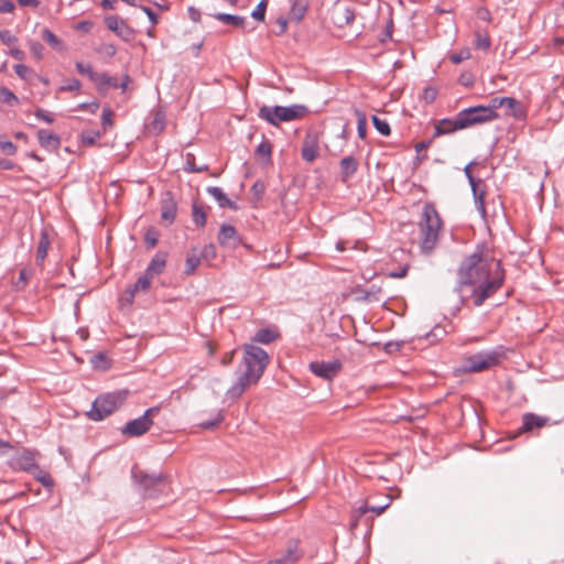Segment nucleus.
<instances>
[{
	"mask_svg": "<svg viewBox=\"0 0 564 564\" xmlns=\"http://www.w3.org/2000/svg\"><path fill=\"white\" fill-rule=\"evenodd\" d=\"M36 478L45 487L53 486V480H52L51 476L48 474H46V473H42Z\"/></svg>",
	"mask_w": 564,
	"mask_h": 564,
	"instance_id": "nucleus-63",
	"label": "nucleus"
},
{
	"mask_svg": "<svg viewBox=\"0 0 564 564\" xmlns=\"http://www.w3.org/2000/svg\"><path fill=\"white\" fill-rule=\"evenodd\" d=\"M150 129L160 133L165 128V112L161 109H158L153 112V119L150 122Z\"/></svg>",
	"mask_w": 564,
	"mask_h": 564,
	"instance_id": "nucleus-32",
	"label": "nucleus"
},
{
	"mask_svg": "<svg viewBox=\"0 0 564 564\" xmlns=\"http://www.w3.org/2000/svg\"><path fill=\"white\" fill-rule=\"evenodd\" d=\"M272 145L271 142L267 139H263L260 144L256 149V155L262 158L264 162H269L271 160Z\"/></svg>",
	"mask_w": 564,
	"mask_h": 564,
	"instance_id": "nucleus-33",
	"label": "nucleus"
},
{
	"mask_svg": "<svg viewBox=\"0 0 564 564\" xmlns=\"http://www.w3.org/2000/svg\"><path fill=\"white\" fill-rule=\"evenodd\" d=\"M132 478L144 497H158L166 488V478L163 474L132 470Z\"/></svg>",
	"mask_w": 564,
	"mask_h": 564,
	"instance_id": "nucleus-6",
	"label": "nucleus"
},
{
	"mask_svg": "<svg viewBox=\"0 0 564 564\" xmlns=\"http://www.w3.org/2000/svg\"><path fill=\"white\" fill-rule=\"evenodd\" d=\"M550 422L546 416L536 415L534 413H525L522 416L521 432H530L534 429H541Z\"/></svg>",
	"mask_w": 564,
	"mask_h": 564,
	"instance_id": "nucleus-17",
	"label": "nucleus"
},
{
	"mask_svg": "<svg viewBox=\"0 0 564 564\" xmlns=\"http://www.w3.org/2000/svg\"><path fill=\"white\" fill-rule=\"evenodd\" d=\"M98 89H107V88H118L119 82L116 77L109 76L106 73H101L97 75V79L94 82Z\"/></svg>",
	"mask_w": 564,
	"mask_h": 564,
	"instance_id": "nucleus-30",
	"label": "nucleus"
},
{
	"mask_svg": "<svg viewBox=\"0 0 564 564\" xmlns=\"http://www.w3.org/2000/svg\"><path fill=\"white\" fill-rule=\"evenodd\" d=\"M505 108L508 116L517 120H524L527 117V109L524 106L513 97H505Z\"/></svg>",
	"mask_w": 564,
	"mask_h": 564,
	"instance_id": "nucleus-18",
	"label": "nucleus"
},
{
	"mask_svg": "<svg viewBox=\"0 0 564 564\" xmlns=\"http://www.w3.org/2000/svg\"><path fill=\"white\" fill-rule=\"evenodd\" d=\"M124 392H113L100 395L93 402L91 409L87 412V416L93 421H101L118 410L124 402Z\"/></svg>",
	"mask_w": 564,
	"mask_h": 564,
	"instance_id": "nucleus-5",
	"label": "nucleus"
},
{
	"mask_svg": "<svg viewBox=\"0 0 564 564\" xmlns=\"http://www.w3.org/2000/svg\"><path fill=\"white\" fill-rule=\"evenodd\" d=\"M79 109H88L90 112H96L99 108L98 101L83 102L78 106Z\"/></svg>",
	"mask_w": 564,
	"mask_h": 564,
	"instance_id": "nucleus-64",
	"label": "nucleus"
},
{
	"mask_svg": "<svg viewBox=\"0 0 564 564\" xmlns=\"http://www.w3.org/2000/svg\"><path fill=\"white\" fill-rule=\"evenodd\" d=\"M301 153L306 162H313L318 156V142L315 135H307L304 139Z\"/></svg>",
	"mask_w": 564,
	"mask_h": 564,
	"instance_id": "nucleus-22",
	"label": "nucleus"
},
{
	"mask_svg": "<svg viewBox=\"0 0 564 564\" xmlns=\"http://www.w3.org/2000/svg\"><path fill=\"white\" fill-rule=\"evenodd\" d=\"M99 138L100 132L98 131H89L82 134V141L86 145H94Z\"/></svg>",
	"mask_w": 564,
	"mask_h": 564,
	"instance_id": "nucleus-47",
	"label": "nucleus"
},
{
	"mask_svg": "<svg viewBox=\"0 0 564 564\" xmlns=\"http://www.w3.org/2000/svg\"><path fill=\"white\" fill-rule=\"evenodd\" d=\"M200 261L202 256L197 252L196 248H193L186 257L184 272L188 275L193 274L197 267L200 264Z\"/></svg>",
	"mask_w": 564,
	"mask_h": 564,
	"instance_id": "nucleus-29",
	"label": "nucleus"
},
{
	"mask_svg": "<svg viewBox=\"0 0 564 564\" xmlns=\"http://www.w3.org/2000/svg\"><path fill=\"white\" fill-rule=\"evenodd\" d=\"M195 158L193 154L188 153L186 155V163H185V166H184V171L185 172H188V173H197V172H202V171H205L207 169V166H203V167H198L196 166L195 162H194Z\"/></svg>",
	"mask_w": 564,
	"mask_h": 564,
	"instance_id": "nucleus-41",
	"label": "nucleus"
},
{
	"mask_svg": "<svg viewBox=\"0 0 564 564\" xmlns=\"http://www.w3.org/2000/svg\"><path fill=\"white\" fill-rule=\"evenodd\" d=\"M30 50L31 52L33 53V55L41 59L42 58V53H43V45L39 42H32L30 44Z\"/></svg>",
	"mask_w": 564,
	"mask_h": 564,
	"instance_id": "nucleus-62",
	"label": "nucleus"
},
{
	"mask_svg": "<svg viewBox=\"0 0 564 564\" xmlns=\"http://www.w3.org/2000/svg\"><path fill=\"white\" fill-rule=\"evenodd\" d=\"M192 216H193V221L197 226H199V227H204L205 226V224H206V213L197 204L193 205V214H192Z\"/></svg>",
	"mask_w": 564,
	"mask_h": 564,
	"instance_id": "nucleus-36",
	"label": "nucleus"
},
{
	"mask_svg": "<svg viewBox=\"0 0 564 564\" xmlns=\"http://www.w3.org/2000/svg\"><path fill=\"white\" fill-rule=\"evenodd\" d=\"M437 89L432 86H427L423 89L422 99L426 104H432L437 97Z\"/></svg>",
	"mask_w": 564,
	"mask_h": 564,
	"instance_id": "nucleus-45",
	"label": "nucleus"
},
{
	"mask_svg": "<svg viewBox=\"0 0 564 564\" xmlns=\"http://www.w3.org/2000/svg\"><path fill=\"white\" fill-rule=\"evenodd\" d=\"M0 100L10 106L18 104L17 96L7 87H0Z\"/></svg>",
	"mask_w": 564,
	"mask_h": 564,
	"instance_id": "nucleus-39",
	"label": "nucleus"
},
{
	"mask_svg": "<svg viewBox=\"0 0 564 564\" xmlns=\"http://www.w3.org/2000/svg\"><path fill=\"white\" fill-rule=\"evenodd\" d=\"M445 334L444 329L442 327H435L432 329L429 334H426V339L430 341H435L442 338V336Z\"/></svg>",
	"mask_w": 564,
	"mask_h": 564,
	"instance_id": "nucleus-54",
	"label": "nucleus"
},
{
	"mask_svg": "<svg viewBox=\"0 0 564 564\" xmlns=\"http://www.w3.org/2000/svg\"><path fill=\"white\" fill-rule=\"evenodd\" d=\"M417 227L421 252L431 254L438 243L443 228L441 216L432 203L424 204Z\"/></svg>",
	"mask_w": 564,
	"mask_h": 564,
	"instance_id": "nucleus-2",
	"label": "nucleus"
},
{
	"mask_svg": "<svg viewBox=\"0 0 564 564\" xmlns=\"http://www.w3.org/2000/svg\"><path fill=\"white\" fill-rule=\"evenodd\" d=\"M42 39L47 42L51 46L57 47L59 45V40L57 36L48 29H44L42 32Z\"/></svg>",
	"mask_w": 564,
	"mask_h": 564,
	"instance_id": "nucleus-46",
	"label": "nucleus"
},
{
	"mask_svg": "<svg viewBox=\"0 0 564 564\" xmlns=\"http://www.w3.org/2000/svg\"><path fill=\"white\" fill-rule=\"evenodd\" d=\"M470 165L471 163L467 164L464 169L465 175L468 180V183L471 187L473 196L475 199V205L477 210L485 216L486 215V207H485V195L486 191L481 189L479 186L482 184L481 180H476L471 172H470Z\"/></svg>",
	"mask_w": 564,
	"mask_h": 564,
	"instance_id": "nucleus-12",
	"label": "nucleus"
},
{
	"mask_svg": "<svg viewBox=\"0 0 564 564\" xmlns=\"http://www.w3.org/2000/svg\"><path fill=\"white\" fill-rule=\"evenodd\" d=\"M21 465H22L23 469L29 470V471H31L33 468H35V469L37 468L33 458L29 455L21 457Z\"/></svg>",
	"mask_w": 564,
	"mask_h": 564,
	"instance_id": "nucleus-56",
	"label": "nucleus"
},
{
	"mask_svg": "<svg viewBox=\"0 0 564 564\" xmlns=\"http://www.w3.org/2000/svg\"><path fill=\"white\" fill-rule=\"evenodd\" d=\"M372 122L377 131L382 135H389L391 133V129L389 123L386 120L380 119L377 116H372Z\"/></svg>",
	"mask_w": 564,
	"mask_h": 564,
	"instance_id": "nucleus-40",
	"label": "nucleus"
},
{
	"mask_svg": "<svg viewBox=\"0 0 564 564\" xmlns=\"http://www.w3.org/2000/svg\"><path fill=\"white\" fill-rule=\"evenodd\" d=\"M98 52L111 57L117 53V48L113 44L105 43L98 48Z\"/></svg>",
	"mask_w": 564,
	"mask_h": 564,
	"instance_id": "nucleus-55",
	"label": "nucleus"
},
{
	"mask_svg": "<svg viewBox=\"0 0 564 564\" xmlns=\"http://www.w3.org/2000/svg\"><path fill=\"white\" fill-rule=\"evenodd\" d=\"M381 292V288L372 284L369 289L364 291L362 299L369 302L380 301L378 294Z\"/></svg>",
	"mask_w": 564,
	"mask_h": 564,
	"instance_id": "nucleus-42",
	"label": "nucleus"
},
{
	"mask_svg": "<svg viewBox=\"0 0 564 564\" xmlns=\"http://www.w3.org/2000/svg\"><path fill=\"white\" fill-rule=\"evenodd\" d=\"M476 47L487 51L490 47V40L488 36L477 35Z\"/></svg>",
	"mask_w": 564,
	"mask_h": 564,
	"instance_id": "nucleus-58",
	"label": "nucleus"
},
{
	"mask_svg": "<svg viewBox=\"0 0 564 564\" xmlns=\"http://www.w3.org/2000/svg\"><path fill=\"white\" fill-rule=\"evenodd\" d=\"M311 371L325 380H332L341 369V362L337 359L330 361H312Z\"/></svg>",
	"mask_w": 564,
	"mask_h": 564,
	"instance_id": "nucleus-11",
	"label": "nucleus"
},
{
	"mask_svg": "<svg viewBox=\"0 0 564 564\" xmlns=\"http://www.w3.org/2000/svg\"><path fill=\"white\" fill-rule=\"evenodd\" d=\"M0 41L3 44L11 45L17 42V37L9 30H2L0 31Z\"/></svg>",
	"mask_w": 564,
	"mask_h": 564,
	"instance_id": "nucleus-52",
	"label": "nucleus"
},
{
	"mask_svg": "<svg viewBox=\"0 0 564 564\" xmlns=\"http://www.w3.org/2000/svg\"><path fill=\"white\" fill-rule=\"evenodd\" d=\"M152 278L144 273L138 281L127 290V302L132 303L134 296L139 292H147L151 285Z\"/></svg>",
	"mask_w": 564,
	"mask_h": 564,
	"instance_id": "nucleus-24",
	"label": "nucleus"
},
{
	"mask_svg": "<svg viewBox=\"0 0 564 564\" xmlns=\"http://www.w3.org/2000/svg\"><path fill=\"white\" fill-rule=\"evenodd\" d=\"M0 149L7 154V155H14L17 153V147L8 140H0Z\"/></svg>",
	"mask_w": 564,
	"mask_h": 564,
	"instance_id": "nucleus-51",
	"label": "nucleus"
},
{
	"mask_svg": "<svg viewBox=\"0 0 564 564\" xmlns=\"http://www.w3.org/2000/svg\"><path fill=\"white\" fill-rule=\"evenodd\" d=\"M470 57L469 50H463L458 53H453L449 56V59L453 64H460L463 61L468 59Z\"/></svg>",
	"mask_w": 564,
	"mask_h": 564,
	"instance_id": "nucleus-48",
	"label": "nucleus"
},
{
	"mask_svg": "<svg viewBox=\"0 0 564 564\" xmlns=\"http://www.w3.org/2000/svg\"><path fill=\"white\" fill-rule=\"evenodd\" d=\"M214 18L224 24L232 25L236 28H245L247 19L241 15L229 14V13H216Z\"/></svg>",
	"mask_w": 564,
	"mask_h": 564,
	"instance_id": "nucleus-27",
	"label": "nucleus"
},
{
	"mask_svg": "<svg viewBox=\"0 0 564 564\" xmlns=\"http://www.w3.org/2000/svg\"><path fill=\"white\" fill-rule=\"evenodd\" d=\"M340 175L341 181H348L358 170V161L352 156L348 155L340 160Z\"/></svg>",
	"mask_w": 564,
	"mask_h": 564,
	"instance_id": "nucleus-25",
	"label": "nucleus"
},
{
	"mask_svg": "<svg viewBox=\"0 0 564 564\" xmlns=\"http://www.w3.org/2000/svg\"><path fill=\"white\" fill-rule=\"evenodd\" d=\"M243 349V365L246 366V371L261 378L269 364L268 354L261 347L252 344H246Z\"/></svg>",
	"mask_w": 564,
	"mask_h": 564,
	"instance_id": "nucleus-8",
	"label": "nucleus"
},
{
	"mask_svg": "<svg viewBox=\"0 0 564 564\" xmlns=\"http://www.w3.org/2000/svg\"><path fill=\"white\" fill-rule=\"evenodd\" d=\"M476 126L468 108L460 110L455 118H444L436 121L434 127V138L449 134L458 130Z\"/></svg>",
	"mask_w": 564,
	"mask_h": 564,
	"instance_id": "nucleus-7",
	"label": "nucleus"
},
{
	"mask_svg": "<svg viewBox=\"0 0 564 564\" xmlns=\"http://www.w3.org/2000/svg\"><path fill=\"white\" fill-rule=\"evenodd\" d=\"M355 19V12L349 7L337 6L333 10V20L335 24L343 28L349 25Z\"/></svg>",
	"mask_w": 564,
	"mask_h": 564,
	"instance_id": "nucleus-20",
	"label": "nucleus"
},
{
	"mask_svg": "<svg viewBox=\"0 0 564 564\" xmlns=\"http://www.w3.org/2000/svg\"><path fill=\"white\" fill-rule=\"evenodd\" d=\"M91 364L94 368L96 369H102L106 370L108 368V360L106 358V355L102 352H99L91 357Z\"/></svg>",
	"mask_w": 564,
	"mask_h": 564,
	"instance_id": "nucleus-43",
	"label": "nucleus"
},
{
	"mask_svg": "<svg viewBox=\"0 0 564 564\" xmlns=\"http://www.w3.org/2000/svg\"><path fill=\"white\" fill-rule=\"evenodd\" d=\"M505 97H495L490 99L487 106L469 107L468 110L475 124L492 121L498 118L497 109L505 106Z\"/></svg>",
	"mask_w": 564,
	"mask_h": 564,
	"instance_id": "nucleus-10",
	"label": "nucleus"
},
{
	"mask_svg": "<svg viewBox=\"0 0 564 564\" xmlns=\"http://www.w3.org/2000/svg\"><path fill=\"white\" fill-rule=\"evenodd\" d=\"M276 337L278 334L274 330L269 328H261L254 334L253 341L261 344H270L274 341Z\"/></svg>",
	"mask_w": 564,
	"mask_h": 564,
	"instance_id": "nucleus-31",
	"label": "nucleus"
},
{
	"mask_svg": "<svg viewBox=\"0 0 564 564\" xmlns=\"http://www.w3.org/2000/svg\"><path fill=\"white\" fill-rule=\"evenodd\" d=\"M198 253L202 256V259L209 257L214 258L216 254V249L214 245H207Z\"/></svg>",
	"mask_w": 564,
	"mask_h": 564,
	"instance_id": "nucleus-61",
	"label": "nucleus"
},
{
	"mask_svg": "<svg viewBox=\"0 0 564 564\" xmlns=\"http://www.w3.org/2000/svg\"><path fill=\"white\" fill-rule=\"evenodd\" d=\"M356 116H357V132H358V137L360 139H364L366 137V133H367V117L360 110H356Z\"/></svg>",
	"mask_w": 564,
	"mask_h": 564,
	"instance_id": "nucleus-34",
	"label": "nucleus"
},
{
	"mask_svg": "<svg viewBox=\"0 0 564 564\" xmlns=\"http://www.w3.org/2000/svg\"><path fill=\"white\" fill-rule=\"evenodd\" d=\"M177 213L176 202L172 197H166L162 199L161 203V218L163 221H166L167 225H171Z\"/></svg>",
	"mask_w": 564,
	"mask_h": 564,
	"instance_id": "nucleus-23",
	"label": "nucleus"
},
{
	"mask_svg": "<svg viewBox=\"0 0 564 564\" xmlns=\"http://www.w3.org/2000/svg\"><path fill=\"white\" fill-rule=\"evenodd\" d=\"M303 556L297 541L289 542L286 549L267 564H295Z\"/></svg>",
	"mask_w": 564,
	"mask_h": 564,
	"instance_id": "nucleus-14",
	"label": "nucleus"
},
{
	"mask_svg": "<svg viewBox=\"0 0 564 564\" xmlns=\"http://www.w3.org/2000/svg\"><path fill=\"white\" fill-rule=\"evenodd\" d=\"M208 194L214 197L218 205L224 207H229L231 209H236V205L227 197V195L223 192L220 187L217 186H209L207 188Z\"/></svg>",
	"mask_w": 564,
	"mask_h": 564,
	"instance_id": "nucleus-28",
	"label": "nucleus"
},
{
	"mask_svg": "<svg viewBox=\"0 0 564 564\" xmlns=\"http://www.w3.org/2000/svg\"><path fill=\"white\" fill-rule=\"evenodd\" d=\"M82 84L78 79L76 78H70L68 80H66V83L61 86L59 90L61 91H74V90H78L80 88Z\"/></svg>",
	"mask_w": 564,
	"mask_h": 564,
	"instance_id": "nucleus-49",
	"label": "nucleus"
},
{
	"mask_svg": "<svg viewBox=\"0 0 564 564\" xmlns=\"http://www.w3.org/2000/svg\"><path fill=\"white\" fill-rule=\"evenodd\" d=\"M105 24L107 28L116 33L123 41L129 42L134 36V31L130 28L124 20L119 18L118 15H107L105 18Z\"/></svg>",
	"mask_w": 564,
	"mask_h": 564,
	"instance_id": "nucleus-13",
	"label": "nucleus"
},
{
	"mask_svg": "<svg viewBox=\"0 0 564 564\" xmlns=\"http://www.w3.org/2000/svg\"><path fill=\"white\" fill-rule=\"evenodd\" d=\"M160 406H152L144 411V413L134 420L126 423L120 432L127 437H139L144 435L153 425V417L159 414Z\"/></svg>",
	"mask_w": 564,
	"mask_h": 564,
	"instance_id": "nucleus-9",
	"label": "nucleus"
},
{
	"mask_svg": "<svg viewBox=\"0 0 564 564\" xmlns=\"http://www.w3.org/2000/svg\"><path fill=\"white\" fill-rule=\"evenodd\" d=\"M15 6L10 0H0V13H11L13 12Z\"/></svg>",
	"mask_w": 564,
	"mask_h": 564,
	"instance_id": "nucleus-59",
	"label": "nucleus"
},
{
	"mask_svg": "<svg viewBox=\"0 0 564 564\" xmlns=\"http://www.w3.org/2000/svg\"><path fill=\"white\" fill-rule=\"evenodd\" d=\"M144 241L150 248H154L158 243V232L154 229H149L144 236Z\"/></svg>",
	"mask_w": 564,
	"mask_h": 564,
	"instance_id": "nucleus-50",
	"label": "nucleus"
},
{
	"mask_svg": "<svg viewBox=\"0 0 564 564\" xmlns=\"http://www.w3.org/2000/svg\"><path fill=\"white\" fill-rule=\"evenodd\" d=\"M76 69L79 74L86 75L91 82H95V79H97L98 73H96L89 64L77 62Z\"/></svg>",
	"mask_w": 564,
	"mask_h": 564,
	"instance_id": "nucleus-37",
	"label": "nucleus"
},
{
	"mask_svg": "<svg viewBox=\"0 0 564 564\" xmlns=\"http://www.w3.org/2000/svg\"><path fill=\"white\" fill-rule=\"evenodd\" d=\"M51 246L50 236L46 229H43L40 235L36 254H35V263L36 265L43 268L44 260L47 257V252Z\"/></svg>",
	"mask_w": 564,
	"mask_h": 564,
	"instance_id": "nucleus-19",
	"label": "nucleus"
},
{
	"mask_svg": "<svg viewBox=\"0 0 564 564\" xmlns=\"http://www.w3.org/2000/svg\"><path fill=\"white\" fill-rule=\"evenodd\" d=\"M13 68L15 74L24 80H31V78L35 76V73L26 65L17 64L13 66Z\"/></svg>",
	"mask_w": 564,
	"mask_h": 564,
	"instance_id": "nucleus-38",
	"label": "nucleus"
},
{
	"mask_svg": "<svg viewBox=\"0 0 564 564\" xmlns=\"http://www.w3.org/2000/svg\"><path fill=\"white\" fill-rule=\"evenodd\" d=\"M259 379L260 378L245 370L237 382L228 390V394L230 397H240L250 384L257 383Z\"/></svg>",
	"mask_w": 564,
	"mask_h": 564,
	"instance_id": "nucleus-16",
	"label": "nucleus"
},
{
	"mask_svg": "<svg viewBox=\"0 0 564 564\" xmlns=\"http://www.w3.org/2000/svg\"><path fill=\"white\" fill-rule=\"evenodd\" d=\"M140 9L148 15L149 20L153 25H155L159 21L158 14L149 7L140 6Z\"/></svg>",
	"mask_w": 564,
	"mask_h": 564,
	"instance_id": "nucleus-60",
	"label": "nucleus"
},
{
	"mask_svg": "<svg viewBox=\"0 0 564 564\" xmlns=\"http://www.w3.org/2000/svg\"><path fill=\"white\" fill-rule=\"evenodd\" d=\"M218 242L223 247L236 248L240 243V237L231 225H221L218 234Z\"/></svg>",
	"mask_w": 564,
	"mask_h": 564,
	"instance_id": "nucleus-15",
	"label": "nucleus"
},
{
	"mask_svg": "<svg viewBox=\"0 0 564 564\" xmlns=\"http://www.w3.org/2000/svg\"><path fill=\"white\" fill-rule=\"evenodd\" d=\"M506 357L501 347L488 351H480L464 359L462 370L464 372H480L488 370Z\"/></svg>",
	"mask_w": 564,
	"mask_h": 564,
	"instance_id": "nucleus-4",
	"label": "nucleus"
},
{
	"mask_svg": "<svg viewBox=\"0 0 564 564\" xmlns=\"http://www.w3.org/2000/svg\"><path fill=\"white\" fill-rule=\"evenodd\" d=\"M165 264L166 254L163 252H158L149 263L145 273L153 279L154 275H158L163 272Z\"/></svg>",
	"mask_w": 564,
	"mask_h": 564,
	"instance_id": "nucleus-26",
	"label": "nucleus"
},
{
	"mask_svg": "<svg viewBox=\"0 0 564 564\" xmlns=\"http://www.w3.org/2000/svg\"><path fill=\"white\" fill-rule=\"evenodd\" d=\"M306 111V108L301 105L284 106H262L259 109L258 116L260 119L265 120L272 126H279L281 122H288L301 118Z\"/></svg>",
	"mask_w": 564,
	"mask_h": 564,
	"instance_id": "nucleus-3",
	"label": "nucleus"
},
{
	"mask_svg": "<svg viewBox=\"0 0 564 564\" xmlns=\"http://www.w3.org/2000/svg\"><path fill=\"white\" fill-rule=\"evenodd\" d=\"M112 116H113V112L109 107H106L102 109L101 122L105 128L107 126H112V120H111Z\"/></svg>",
	"mask_w": 564,
	"mask_h": 564,
	"instance_id": "nucleus-53",
	"label": "nucleus"
},
{
	"mask_svg": "<svg viewBox=\"0 0 564 564\" xmlns=\"http://www.w3.org/2000/svg\"><path fill=\"white\" fill-rule=\"evenodd\" d=\"M265 9H267V1L261 0L258 3V6L254 8V10L251 12V17L257 21H264Z\"/></svg>",
	"mask_w": 564,
	"mask_h": 564,
	"instance_id": "nucleus-44",
	"label": "nucleus"
},
{
	"mask_svg": "<svg viewBox=\"0 0 564 564\" xmlns=\"http://www.w3.org/2000/svg\"><path fill=\"white\" fill-rule=\"evenodd\" d=\"M503 281L505 270L500 260L476 250L462 261L455 291L463 302L469 296L475 306H481L502 286Z\"/></svg>",
	"mask_w": 564,
	"mask_h": 564,
	"instance_id": "nucleus-1",
	"label": "nucleus"
},
{
	"mask_svg": "<svg viewBox=\"0 0 564 564\" xmlns=\"http://www.w3.org/2000/svg\"><path fill=\"white\" fill-rule=\"evenodd\" d=\"M34 115L37 119H41V120L45 121L46 123H53V121H54L53 116L50 115L48 112H46L45 110H43L42 108H37L35 110Z\"/></svg>",
	"mask_w": 564,
	"mask_h": 564,
	"instance_id": "nucleus-57",
	"label": "nucleus"
},
{
	"mask_svg": "<svg viewBox=\"0 0 564 564\" xmlns=\"http://www.w3.org/2000/svg\"><path fill=\"white\" fill-rule=\"evenodd\" d=\"M37 139L41 147L48 151H55L61 145V138L57 134L44 129L37 131Z\"/></svg>",
	"mask_w": 564,
	"mask_h": 564,
	"instance_id": "nucleus-21",
	"label": "nucleus"
},
{
	"mask_svg": "<svg viewBox=\"0 0 564 564\" xmlns=\"http://www.w3.org/2000/svg\"><path fill=\"white\" fill-rule=\"evenodd\" d=\"M224 421V415L221 414L220 411H218L213 419L210 420H206V421H202L198 425L202 427V429H205V430H213L217 426H219V424Z\"/></svg>",
	"mask_w": 564,
	"mask_h": 564,
	"instance_id": "nucleus-35",
	"label": "nucleus"
}]
</instances>
